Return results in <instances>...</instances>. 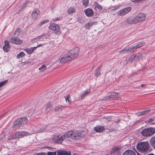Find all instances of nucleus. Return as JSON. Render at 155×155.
<instances>
[{"label":"nucleus","mask_w":155,"mask_h":155,"mask_svg":"<svg viewBox=\"0 0 155 155\" xmlns=\"http://www.w3.org/2000/svg\"><path fill=\"white\" fill-rule=\"evenodd\" d=\"M0 119H1V118L2 117H2H1V116H0Z\"/></svg>","instance_id":"57"},{"label":"nucleus","mask_w":155,"mask_h":155,"mask_svg":"<svg viewBox=\"0 0 155 155\" xmlns=\"http://www.w3.org/2000/svg\"><path fill=\"white\" fill-rule=\"evenodd\" d=\"M40 14V12L38 9H36L33 11L31 14V19L33 21H35L37 19L38 15Z\"/></svg>","instance_id":"12"},{"label":"nucleus","mask_w":155,"mask_h":155,"mask_svg":"<svg viewBox=\"0 0 155 155\" xmlns=\"http://www.w3.org/2000/svg\"><path fill=\"white\" fill-rule=\"evenodd\" d=\"M30 3V2H27V3H26V5H28V3Z\"/></svg>","instance_id":"56"},{"label":"nucleus","mask_w":155,"mask_h":155,"mask_svg":"<svg viewBox=\"0 0 155 155\" xmlns=\"http://www.w3.org/2000/svg\"><path fill=\"white\" fill-rule=\"evenodd\" d=\"M79 51V48L77 47L72 49L67 53L68 57H69L71 61L74 60L78 56Z\"/></svg>","instance_id":"4"},{"label":"nucleus","mask_w":155,"mask_h":155,"mask_svg":"<svg viewBox=\"0 0 155 155\" xmlns=\"http://www.w3.org/2000/svg\"><path fill=\"white\" fill-rule=\"evenodd\" d=\"M101 68V67L100 66L98 67L97 70L95 71L94 74L97 77H98L100 75V72Z\"/></svg>","instance_id":"35"},{"label":"nucleus","mask_w":155,"mask_h":155,"mask_svg":"<svg viewBox=\"0 0 155 155\" xmlns=\"http://www.w3.org/2000/svg\"><path fill=\"white\" fill-rule=\"evenodd\" d=\"M153 120L152 119H150L149 120V123H151L152 122V121Z\"/></svg>","instance_id":"51"},{"label":"nucleus","mask_w":155,"mask_h":155,"mask_svg":"<svg viewBox=\"0 0 155 155\" xmlns=\"http://www.w3.org/2000/svg\"><path fill=\"white\" fill-rule=\"evenodd\" d=\"M115 0H113V1H114Z\"/></svg>","instance_id":"58"},{"label":"nucleus","mask_w":155,"mask_h":155,"mask_svg":"<svg viewBox=\"0 0 155 155\" xmlns=\"http://www.w3.org/2000/svg\"><path fill=\"white\" fill-rule=\"evenodd\" d=\"M129 49L127 48H124L119 51L120 54H129Z\"/></svg>","instance_id":"31"},{"label":"nucleus","mask_w":155,"mask_h":155,"mask_svg":"<svg viewBox=\"0 0 155 155\" xmlns=\"http://www.w3.org/2000/svg\"><path fill=\"white\" fill-rule=\"evenodd\" d=\"M121 149V147L115 146L112 148L110 153L118 154L120 153Z\"/></svg>","instance_id":"13"},{"label":"nucleus","mask_w":155,"mask_h":155,"mask_svg":"<svg viewBox=\"0 0 155 155\" xmlns=\"http://www.w3.org/2000/svg\"><path fill=\"white\" fill-rule=\"evenodd\" d=\"M47 154L48 155H56V152H48Z\"/></svg>","instance_id":"45"},{"label":"nucleus","mask_w":155,"mask_h":155,"mask_svg":"<svg viewBox=\"0 0 155 155\" xmlns=\"http://www.w3.org/2000/svg\"><path fill=\"white\" fill-rule=\"evenodd\" d=\"M135 47L136 48V49L140 48L144 45L143 43L138 42L137 43H136L134 44Z\"/></svg>","instance_id":"36"},{"label":"nucleus","mask_w":155,"mask_h":155,"mask_svg":"<svg viewBox=\"0 0 155 155\" xmlns=\"http://www.w3.org/2000/svg\"><path fill=\"white\" fill-rule=\"evenodd\" d=\"M52 107V105L50 103H48L45 105V111L46 113L50 111Z\"/></svg>","instance_id":"22"},{"label":"nucleus","mask_w":155,"mask_h":155,"mask_svg":"<svg viewBox=\"0 0 155 155\" xmlns=\"http://www.w3.org/2000/svg\"><path fill=\"white\" fill-rule=\"evenodd\" d=\"M150 110H147L144 111H142L138 113V115H146L148 114L150 112Z\"/></svg>","instance_id":"38"},{"label":"nucleus","mask_w":155,"mask_h":155,"mask_svg":"<svg viewBox=\"0 0 155 155\" xmlns=\"http://www.w3.org/2000/svg\"><path fill=\"white\" fill-rule=\"evenodd\" d=\"M8 80H5L3 81L0 82V87L4 85L8 82Z\"/></svg>","instance_id":"44"},{"label":"nucleus","mask_w":155,"mask_h":155,"mask_svg":"<svg viewBox=\"0 0 155 155\" xmlns=\"http://www.w3.org/2000/svg\"><path fill=\"white\" fill-rule=\"evenodd\" d=\"M137 23L141 22L145 20L146 15L144 13H139L135 17Z\"/></svg>","instance_id":"9"},{"label":"nucleus","mask_w":155,"mask_h":155,"mask_svg":"<svg viewBox=\"0 0 155 155\" xmlns=\"http://www.w3.org/2000/svg\"><path fill=\"white\" fill-rule=\"evenodd\" d=\"M71 61L69 57H68V55L67 53L64 56L61 58L60 60V63H64L65 62H68Z\"/></svg>","instance_id":"18"},{"label":"nucleus","mask_w":155,"mask_h":155,"mask_svg":"<svg viewBox=\"0 0 155 155\" xmlns=\"http://www.w3.org/2000/svg\"><path fill=\"white\" fill-rule=\"evenodd\" d=\"M59 20V18H54L53 19V21H54L58 20Z\"/></svg>","instance_id":"50"},{"label":"nucleus","mask_w":155,"mask_h":155,"mask_svg":"<svg viewBox=\"0 0 155 155\" xmlns=\"http://www.w3.org/2000/svg\"><path fill=\"white\" fill-rule=\"evenodd\" d=\"M67 137V133L63 136L56 135L54 137V141L56 143H61L63 140Z\"/></svg>","instance_id":"7"},{"label":"nucleus","mask_w":155,"mask_h":155,"mask_svg":"<svg viewBox=\"0 0 155 155\" xmlns=\"http://www.w3.org/2000/svg\"><path fill=\"white\" fill-rule=\"evenodd\" d=\"M66 101H68L69 104L71 103V101L70 100V97L69 95H68L67 97H65Z\"/></svg>","instance_id":"43"},{"label":"nucleus","mask_w":155,"mask_h":155,"mask_svg":"<svg viewBox=\"0 0 155 155\" xmlns=\"http://www.w3.org/2000/svg\"><path fill=\"white\" fill-rule=\"evenodd\" d=\"M71 152L66 150L59 151L57 152L58 155H70Z\"/></svg>","instance_id":"19"},{"label":"nucleus","mask_w":155,"mask_h":155,"mask_svg":"<svg viewBox=\"0 0 155 155\" xmlns=\"http://www.w3.org/2000/svg\"><path fill=\"white\" fill-rule=\"evenodd\" d=\"M128 49H129V53H131V52H134V49H136V48L135 47L134 45L129 47L128 48H127Z\"/></svg>","instance_id":"34"},{"label":"nucleus","mask_w":155,"mask_h":155,"mask_svg":"<svg viewBox=\"0 0 155 155\" xmlns=\"http://www.w3.org/2000/svg\"><path fill=\"white\" fill-rule=\"evenodd\" d=\"M75 8L72 7H69L67 11L68 13L69 14L74 13L75 12Z\"/></svg>","instance_id":"26"},{"label":"nucleus","mask_w":155,"mask_h":155,"mask_svg":"<svg viewBox=\"0 0 155 155\" xmlns=\"http://www.w3.org/2000/svg\"><path fill=\"white\" fill-rule=\"evenodd\" d=\"M50 34H47V36H48V37H49V36H50Z\"/></svg>","instance_id":"55"},{"label":"nucleus","mask_w":155,"mask_h":155,"mask_svg":"<svg viewBox=\"0 0 155 155\" xmlns=\"http://www.w3.org/2000/svg\"><path fill=\"white\" fill-rule=\"evenodd\" d=\"M97 22L96 21L90 22L86 24L85 25L84 27L86 29L89 30L90 29L91 27L93 26L94 25H97Z\"/></svg>","instance_id":"17"},{"label":"nucleus","mask_w":155,"mask_h":155,"mask_svg":"<svg viewBox=\"0 0 155 155\" xmlns=\"http://www.w3.org/2000/svg\"><path fill=\"white\" fill-rule=\"evenodd\" d=\"M36 41H38L37 37L31 40V41L32 42H35Z\"/></svg>","instance_id":"46"},{"label":"nucleus","mask_w":155,"mask_h":155,"mask_svg":"<svg viewBox=\"0 0 155 155\" xmlns=\"http://www.w3.org/2000/svg\"><path fill=\"white\" fill-rule=\"evenodd\" d=\"M90 92V89L86 90L84 92L81 94V99H83L85 97L87 96Z\"/></svg>","instance_id":"25"},{"label":"nucleus","mask_w":155,"mask_h":155,"mask_svg":"<svg viewBox=\"0 0 155 155\" xmlns=\"http://www.w3.org/2000/svg\"><path fill=\"white\" fill-rule=\"evenodd\" d=\"M136 55L137 60H139L143 57V54L141 52H139L137 54H134Z\"/></svg>","instance_id":"32"},{"label":"nucleus","mask_w":155,"mask_h":155,"mask_svg":"<svg viewBox=\"0 0 155 155\" xmlns=\"http://www.w3.org/2000/svg\"><path fill=\"white\" fill-rule=\"evenodd\" d=\"M47 67L45 65H43L41 67L39 68V70L41 71L42 72L46 70Z\"/></svg>","instance_id":"40"},{"label":"nucleus","mask_w":155,"mask_h":155,"mask_svg":"<svg viewBox=\"0 0 155 155\" xmlns=\"http://www.w3.org/2000/svg\"><path fill=\"white\" fill-rule=\"evenodd\" d=\"M37 38L38 41H43L47 38H46V35L45 34H44L38 36L37 37Z\"/></svg>","instance_id":"29"},{"label":"nucleus","mask_w":155,"mask_h":155,"mask_svg":"<svg viewBox=\"0 0 155 155\" xmlns=\"http://www.w3.org/2000/svg\"><path fill=\"white\" fill-rule=\"evenodd\" d=\"M22 127L17 120H15L13 123L12 128L14 130H16Z\"/></svg>","instance_id":"21"},{"label":"nucleus","mask_w":155,"mask_h":155,"mask_svg":"<svg viewBox=\"0 0 155 155\" xmlns=\"http://www.w3.org/2000/svg\"><path fill=\"white\" fill-rule=\"evenodd\" d=\"M125 22L128 25H134L137 24L135 17L130 16L127 17Z\"/></svg>","instance_id":"10"},{"label":"nucleus","mask_w":155,"mask_h":155,"mask_svg":"<svg viewBox=\"0 0 155 155\" xmlns=\"http://www.w3.org/2000/svg\"><path fill=\"white\" fill-rule=\"evenodd\" d=\"M95 7L96 9H98L99 11H101L102 9V7L101 5L96 2L94 4Z\"/></svg>","instance_id":"33"},{"label":"nucleus","mask_w":155,"mask_h":155,"mask_svg":"<svg viewBox=\"0 0 155 155\" xmlns=\"http://www.w3.org/2000/svg\"><path fill=\"white\" fill-rule=\"evenodd\" d=\"M48 28L50 30L54 31L56 35H59L61 33L60 27L57 24L55 23L51 24Z\"/></svg>","instance_id":"6"},{"label":"nucleus","mask_w":155,"mask_h":155,"mask_svg":"<svg viewBox=\"0 0 155 155\" xmlns=\"http://www.w3.org/2000/svg\"><path fill=\"white\" fill-rule=\"evenodd\" d=\"M73 155H79L78 154H77V153H74Z\"/></svg>","instance_id":"54"},{"label":"nucleus","mask_w":155,"mask_h":155,"mask_svg":"<svg viewBox=\"0 0 155 155\" xmlns=\"http://www.w3.org/2000/svg\"><path fill=\"white\" fill-rule=\"evenodd\" d=\"M84 12L86 16L88 17H92L94 14L93 10L90 8H87L85 10Z\"/></svg>","instance_id":"16"},{"label":"nucleus","mask_w":155,"mask_h":155,"mask_svg":"<svg viewBox=\"0 0 155 155\" xmlns=\"http://www.w3.org/2000/svg\"><path fill=\"white\" fill-rule=\"evenodd\" d=\"M150 143L151 145L155 149V137H152L150 140Z\"/></svg>","instance_id":"30"},{"label":"nucleus","mask_w":155,"mask_h":155,"mask_svg":"<svg viewBox=\"0 0 155 155\" xmlns=\"http://www.w3.org/2000/svg\"><path fill=\"white\" fill-rule=\"evenodd\" d=\"M35 155H46V154L44 153H39Z\"/></svg>","instance_id":"49"},{"label":"nucleus","mask_w":155,"mask_h":155,"mask_svg":"<svg viewBox=\"0 0 155 155\" xmlns=\"http://www.w3.org/2000/svg\"><path fill=\"white\" fill-rule=\"evenodd\" d=\"M147 155H154V154H153L151 153V154H148Z\"/></svg>","instance_id":"53"},{"label":"nucleus","mask_w":155,"mask_h":155,"mask_svg":"<svg viewBox=\"0 0 155 155\" xmlns=\"http://www.w3.org/2000/svg\"><path fill=\"white\" fill-rule=\"evenodd\" d=\"M64 108V107L59 105L58 106L54 108V110L55 111L57 112L58 111H60L62 109H63Z\"/></svg>","instance_id":"39"},{"label":"nucleus","mask_w":155,"mask_h":155,"mask_svg":"<svg viewBox=\"0 0 155 155\" xmlns=\"http://www.w3.org/2000/svg\"><path fill=\"white\" fill-rule=\"evenodd\" d=\"M155 133V128L150 127L143 130L141 132L144 137H148L153 135Z\"/></svg>","instance_id":"5"},{"label":"nucleus","mask_w":155,"mask_h":155,"mask_svg":"<svg viewBox=\"0 0 155 155\" xmlns=\"http://www.w3.org/2000/svg\"><path fill=\"white\" fill-rule=\"evenodd\" d=\"M149 145L147 142L139 143L137 146V150L140 152H146L149 150Z\"/></svg>","instance_id":"3"},{"label":"nucleus","mask_w":155,"mask_h":155,"mask_svg":"<svg viewBox=\"0 0 155 155\" xmlns=\"http://www.w3.org/2000/svg\"><path fill=\"white\" fill-rule=\"evenodd\" d=\"M36 47H32L30 49L25 48L24 51H26L28 54H31L35 50Z\"/></svg>","instance_id":"24"},{"label":"nucleus","mask_w":155,"mask_h":155,"mask_svg":"<svg viewBox=\"0 0 155 155\" xmlns=\"http://www.w3.org/2000/svg\"><path fill=\"white\" fill-rule=\"evenodd\" d=\"M82 2L84 6L86 7L88 4L89 0H83Z\"/></svg>","instance_id":"42"},{"label":"nucleus","mask_w":155,"mask_h":155,"mask_svg":"<svg viewBox=\"0 0 155 155\" xmlns=\"http://www.w3.org/2000/svg\"><path fill=\"white\" fill-rule=\"evenodd\" d=\"M146 86V85L144 84H142L141 85V87H145Z\"/></svg>","instance_id":"52"},{"label":"nucleus","mask_w":155,"mask_h":155,"mask_svg":"<svg viewBox=\"0 0 155 155\" xmlns=\"http://www.w3.org/2000/svg\"><path fill=\"white\" fill-rule=\"evenodd\" d=\"M45 44H46V43L43 44H40L39 45H38L37 46L35 47H36V48H37L43 45H45Z\"/></svg>","instance_id":"48"},{"label":"nucleus","mask_w":155,"mask_h":155,"mask_svg":"<svg viewBox=\"0 0 155 155\" xmlns=\"http://www.w3.org/2000/svg\"><path fill=\"white\" fill-rule=\"evenodd\" d=\"M29 135V133L26 131H21L18 132L15 134V136H13L12 139H15L19 138H21L25 136Z\"/></svg>","instance_id":"8"},{"label":"nucleus","mask_w":155,"mask_h":155,"mask_svg":"<svg viewBox=\"0 0 155 155\" xmlns=\"http://www.w3.org/2000/svg\"><path fill=\"white\" fill-rule=\"evenodd\" d=\"M25 55V54L23 52H21L19 54L17 55L16 58L19 59L24 57Z\"/></svg>","instance_id":"37"},{"label":"nucleus","mask_w":155,"mask_h":155,"mask_svg":"<svg viewBox=\"0 0 155 155\" xmlns=\"http://www.w3.org/2000/svg\"><path fill=\"white\" fill-rule=\"evenodd\" d=\"M94 129L96 132L99 133L101 132L104 130V127L100 126H96L94 127Z\"/></svg>","instance_id":"23"},{"label":"nucleus","mask_w":155,"mask_h":155,"mask_svg":"<svg viewBox=\"0 0 155 155\" xmlns=\"http://www.w3.org/2000/svg\"><path fill=\"white\" fill-rule=\"evenodd\" d=\"M49 21L48 20H45L44 21H41L38 24V26H41L44 24L48 22Z\"/></svg>","instance_id":"41"},{"label":"nucleus","mask_w":155,"mask_h":155,"mask_svg":"<svg viewBox=\"0 0 155 155\" xmlns=\"http://www.w3.org/2000/svg\"><path fill=\"white\" fill-rule=\"evenodd\" d=\"M17 120L22 127H23L24 124H26L28 122V120L27 118L25 117L18 119Z\"/></svg>","instance_id":"15"},{"label":"nucleus","mask_w":155,"mask_h":155,"mask_svg":"<svg viewBox=\"0 0 155 155\" xmlns=\"http://www.w3.org/2000/svg\"><path fill=\"white\" fill-rule=\"evenodd\" d=\"M130 0L132 2H138L139 1H140L141 0Z\"/></svg>","instance_id":"47"},{"label":"nucleus","mask_w":155,"mask_h":155,"mask_svg":"<svg viewBox=\"0 0 155 155\" xmlns=\"http://www.w3.org/2000/svg\"><path fill=\"white\" fill-rule=\"evenodd\" d=\"M120 97L118 96V93L112 92L110 95L107 97V100L119 99Z\"/></svg>","instance_id":"14"},{"label":"nucleus","mask_w":155,"mask_h":155,"mask_svg":"<svg viewBox=\"0 0 155 155\" xmlns=\"http://www.w3.org/2000/svg\"><path fill=\"white\" fill-rule=\"evenodd\" d=\"M20 29L17 28V29L14 32L12 36L11 37L9 40L10 43L14 44L17 45H20L22 44V41L19 38L14 36V35L17 34L18 35L19 34Z\"/></svg>","instance_id":"2"},{"label":"nucleus","mask_w":155,"mask_h":155,"mask_svg":"<svg viewBox=\"0 0 155 155\" xmlns=\"http://www.w3.org/2000/svg\"><path fill=\"white\" fill-rule=\"evenodd\" d=\"M131 9V7H128L125 8L120 10L117 13V14L120 16L125 15L130 12Z\"/></svg>","instance_id":"11"},{"label":"nucleus","mask_w":155,"mask_h":155,"mask_svg":"<svg viewBox=\"0 0 155 155\" xmlns=\"http://www.w3.org/2000/svg\"><path fill=\"white\" fill-rule=\"evenodd\" d=\"M137 59L136 57V55L134 54L130 56L128 58V61L132 63L133 61H136Z\"/></svg>","instance_id":"28"},{"label":"nucleus","mask_w":155,"mask_h":155,"mask_svg":"<svg viewBox=\"0 0 155 155\" xmlns=\"http://www.w3.org/2000/svg\"><path fill=\"white\" fill-rule=\"evenodd\" d=\"M123 155H136L134 151L132 150H128L124 152Z\"/></svg>","instance_id":"27"},{"label":"nucleus","mask_w":155,"mask_h":155,"mask_svg":"<svg viewBox=\"0 0 155 155\" xmlns=\"http://www.w3.org/2000/svg\"><path fill=\"white\" fill-rule=\"evenodd\" d=\"M83 132L80 131H69L67 133L68 137H71V138L75 140H79L82 138L84 135Z\"/></svg>","instance_id":"1"},{"label":"nucleus","mask_w":155,"mask_h":155,"mask_svg":"<svg viewBox=\"0 0 155 155\" xmlns=\"http://www.w3.org/2000/svg\"><path fill=\"white\" fill-rule=\"evenodd\" d=\"M5 45L3 47V49L4 51L5 52L8 51L10 49V45L8 42L7 41H4Z\"/></svg>","instance_id":"20"}]
</instances>
